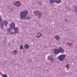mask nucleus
I'll list each match as a JSON object with an SVG mask.
<instances>
[{
    "mask_svg": "<svg viewBox=\"0 0 77 77\" xmlns=\"http://www.w3.org/2000/svg\"><path fill=\"white\" fill-rule=\"evenodd\" d=\"M7 33L8 35H11V34H15L17 33H18L19 32V29L17 27H14L13 28V31L12 29V28L10 27L7 28Z\"/></svg>",
    "mask_w": 77,
    "mask_h": 77,
    "instance_id": "nucleus-1",
    "label": "nucleus"
},
{
    "mask_svg": "<svg viewBox=\"0 0 77 77\" xmlns=\"http://www.w3.org/2000/svg\"><path fill=\"white\" fill-rule=\"evenodd\" d=\"M28 14V12L27 11H24L23 12L21 11L20 13V17L21 20H30V17L28 16L27 18V14Z\"/></svg>",
    "mask_w": 77,
    "mask_h": 77,
    "instance_id": "nucleus-2",
    "label": "nucleus"
},
{
    "mask_svg": "<svg viewBox=\"0 0 77 77\" xmlns=\"http://www.w3.org/2000/svg\"><path fill=\"white\" fill-rule=\"evenodd\" d=\"M8 21L6 20H4V23H3V22H0V28L1 29H4V26H7L8 25Z\"/></svg>",
    "mask_w": 77,
    "mask_h": 77,
    "instance_id": "nucleus-3",
    "label": "nucleus"
},
{
    "mask_svg": "<svg viewBox=\"0 0 77 77\" xmlns=\"http://www.w3.org/2000/svg\"><path fill=\"white\" fill-rule=\"evenodd\" d=\"M66 57V55L63 54L59 56L58 58L60 61H63Z\"/></svg>",
    "mask_w": 77,
    "mask_h": 77,
    "instance_id": "nucleus-4",
    "label": "nucleus"
},
{
    "mask_svg": "<svg viewBox=\"0 0 77 77\" xmlns=\"http://www.w3.org/2000/svg\"><path fill=\"white\" fill-rule=\"evenodd\" d=\"M53 2L56 3H60L61 2V0H50L49 3L51 5L53 4Z\"/></svg>",
    "mask_w": 77,
    "mask_h": 77,
    "instance_id": "nucleus-5",
    "label": "nucleus"
},
{
    "mask_svg": "<svg viewBox=\"0 0 77 77\" xmlns=\"http://www.w3.org/2000/svg\"><path fill=\"white\" fill-rule=\"evenodd\" d=\"M14 5L17 7H20L21 6V2L19 1H16Z\"/></svg>",
    "mask_w": 77,
    "mask_h": 77,
    "instance_id": "nucleus-6",
    "label": "nucleus"
},
{
    "mask_svg": "<svg viewBox=\"0 0 77 77\" xmlns=\"http://www.w3.org/2000/svg\"><path fill=\"white\" fill-rule=\"evenodd\" d=\"M34 13L35 15H37L38 16V17L39 18H41L42 17V13H40L39 11H34Z\"/></svg>",
    "mask_w": 77,
    "mask_h": 77,
    "instance_id": "nucleus-7",
    "label": "nucleus"
},
{
    "mask_svg": "<svg viewBox=\"0 0 77 77\" xmlns=\"http://www.w3.org/2000/svg\"><path fill=\"white\" fill-rule=\"evenodd\" d=\"M52 52L53 53H54L55 54H58L59 53V49H54L52 51Z\"/></svg>",
    "mask_w": 77,
    "mask_h": 77,
    "instance_id": "nucleus-8",
    "label": "nucleus"
},
{
    "mask_svg": "<svg viewBox=\"0 0 77 77\" xmlns=\"http://www.w3.org/2000/svg\"><path fill=\"white\" fill-rule=\"evenodd\" d=\"M48 60H50L51 62H53L54 60H55V58H53L52 57V56H48Z\"/></svg>",
    "mask_w": 77,
    "mask_h": 77,
    "instance_id": "nucleus-9",
    "label": "nucleus"
},
{
    "mask_svg": "<svg viewBox=\"0 0 77 77\" xmlns=\"http://www.w3.org/2000/svg\"><path fill=\"white\" fill-rule=\"evenodd\" d=\"M59 53H64L65 52V50L63 49L62 48L60 47L58 49Z\"/></svg>",
    "mask_w": 77,
    "mask_h": 77,
    "instance_id": "nucleus-10",
    "label": "nucleus"
},
{
    "mask_svg": "<svg viewBox=\"0 0 77 77\" xmlns=\"http://www.w3.org/2000/svg\"><path fill=\"white\" fill-rule=\"evenodd\" d=\"M41 33L40 32H38L36 35V37L37 38H41Z\"/></svg>",
    "mask_w": 77,
    "mask_h": 77,
    "instance_id": "nucleus-11",
    "label": "nucleus"
},
{
    "mask_svg": "<svg viewBox=\"0 0 77 77\" xmlns=\"http://www.w3.org/2000/svg\"><path fill=\"white\" fill-rule=\"evenodd\" d=\"M13 53L14 54H17L18 53V51L17 50H14L13 51Z\"/></svg>",
    "mask_w": 77,
    "mask_h": 77,
    "instance_id": "nucleus-12",
    "label": "nucleus"
},
{
    "mask_svg": "<svg viewBox=\"0 0 77 77\" xmlns=\"http://www.w3.org/2000/svg\"><path fill=\"white\" fill-rule=\"evenodd\" d=\"M15 23H12L11 25V26L12 28H13V29L15 27Z\"/></svg>",
    "mask_w": 77,
    "mask_h": 77,
    "instance_id": "nucleus-13",
    "label": "nucleus"
},
{
    "mask_svg": "<svg viewBox=\"0 0 77 77\" xmlns=\"http://www.w3.org/2000/svg\"><path fill=\"white\" fill-rule=\"evenodd\" d=\"M25 47L26 49H28L29 48V45L27 44H26L25 45Z\"/></svg>",
    "mask_w": 77,
    "mask_h": 77,
    "instance_id": "nucleus-14",
    "label": "nucleus"
},
{
    "mask_svg": "<svg viewBox=\"0 0 77 77\" xmlns=\"http://www.w3.org/2000/svg\"><path fill=\"white\" fill-rule=\"evenodd\" d=\"M55 38L56 40H59L60 39V37L58 35H57L56 36Z\"/></svg>",
    "mask_w": 77,
    "mask_h": 77,
    "instance_id": "nucleus-15",
    "label": "nucleus"
},
{
    "mask_svg": "<svg viewBox=\"0 0 77 77\" xmlns=\"http://www.w3.org/2000/svg\"><path fill=\"white\" fill-rule=\"evenodd\" d=\"M75 11H77V6L75 7Z\"/></svg>",
    "mask_w": 77,
    "mask_h": 77,
    "instance_id": "nucleus-16",
    "label": "nucleus"
},
{
    "mask_svg": "<svg viewBox=\"0 0 77 77\" xmlns=\"http://www.w3.org/2000/svg\"><path fill=\"white\" fill-rule=\"evenodd\" d=\"M23 45H21V46H20V50H22V49H23Z\"/></svg>",
    "mask_w": 77,
    "mask_h": 77,
    "instance_id": "nucleus-17",
    "label": "nucleus"
},
{
    "mask_svg": "<svg viewBox=\"0 0 77 77\" xmlns=\"http://www.w3.org/2000/svg\"><path fill=\"white\" fill-rule=\"evenodd\" d=\"M3 77H8V76L7 75H2Z\"/></svg>",
    "mask_w": 77,
    "mask_h": 77,
    "instance_id": "nucleus-18",
    "label": "nucleus"
},
{
    "mask_svg": "<svg viewBox=\"0 0 77 77\" xmlns=\"http://www.w3.org/2000/svg\"><path fill=\"white\" fill-rule=\"evenodd\" d=\"M66 68H68L69 67V64H68L66 65Z\"/></svg>",
    "mask_w": 77,
    "mask_h": 77,
    "instance_id": "nucleus-19",
    "label": "nucleus"
},
{
    "mask_svg": "<svg viewBox=\"0 0 77 77\" xmlns=\"http://www.w3.org/2000/svg\"><path fill=\"white\" fill-rule=\"evenodd\" d=\"M1 21H2V18L0 17V22H1Z\"/></svg>",
    "mask_w": 77,
    "mask_h": 77,
    "instance_id": "nucleus-20",
    "label": "nucleus"
},
{
    "mask_svg": "<svg viewBox=\"0 0 77 77\" xmlns=\"http://www.w3.org/2000/svg\"><path fill=\"white\" fill-rule=\"evenodd\" d=\"M72 45V44H71V43H70V44H69V45H70V46H71V45Z\"/></svg>",
    "mask_w": 77,
    "mask_h": 77,
    "instance_id": "nucleus-21",
    "label": "nucleus"
},
{
    "mask_svg": "<svg viewBox=\"0 0 77 77\" xmlns=\"http://www.w3.org/2000/svg\"><path fill=\"white\" fill-rule=\"evenodd\" d=\"M65 21H67V19H66L65 20Z\"/></svg>",
    "mask_w": 77,
    "mask_h": 77,
    "instance_id": "nucleus-22",
    "label": "nucleus"
},
{
    "mask_svg": "<svg viewBox=\"0 0 77 77\" xmlns=\"http://www.w3.org/2000/svg\"><path fill=\"white\" fill-rule=\"evenodd\" d=\"M40 3H41V2H40Z\"/></svg>",
    "mask_w": 77,
    "mask_h": 77,
    "instance_id": "nucleus-23",
    "label": "nucleus"
}]
</instances>
